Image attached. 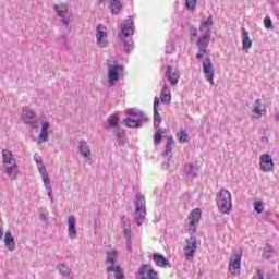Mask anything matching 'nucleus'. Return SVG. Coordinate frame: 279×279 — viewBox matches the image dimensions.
Listing matches in <instances>:
<instances>
[{
  "mask_svg": "<svg viewBox=\"0 0 279 279\" xmlns=\"http://www.w3.org/2000/svg\"><path fill=\"white\" fill-rule=\"evenodd\" d=\"M263 202L262 201H257L254 203V210H256V213L258 215H260V213H263Z\"/></svg>",
  "mask_w": 279,
  "mask_h": 279,
  "instance_id": "nucleus-45",
  "label": "nucleus"
},
{
  "mask_svg": "<svg viewBox=\"0 0 279 279\" xmlns=\"http://www.w3.org/2000/svg\"><path fill=\"white\" fill-rule=\"evenodd\" d=\"M77 220L75 219V216H69L68 217V232L70 239H77Z\"/></svg>",
  "mask_w": 279,
  "mask_h": 279,
  "instance_id": "nucleus-15",
  "label": "nucleus"
},
{
  "mask_svg": "<svg viewBox=\"0 0 279 279\" xmlns=\"http://www.w3.org/2000/svg\"><path fill=\"white\" fill-rule=\"evenodd\" d=\"M267 137H262V143H267Z\"/></svg>",
  "mask_w": 279,
  "mask_h": 279,
  "instance_id": "nucleus-53",
  "label": "nucleus"
},
{
  "mask_svg": "<svg viewBox=\"0 0 279 279\" xmlns=\"http://www.w3.org/2000/svg\"><path fill=\"white\" fill-rule=\"evenodd\" d=\"M78 151L80 155L82 156V158L88 162L89 160H92L90 157V145H88V142L86 141H80L78 142Z\"/></svg>",
  "mask_w": 279,
  "mask_h": 279,
  "instance_id": "nucleus-13",
  "label": "nucleus"
},
{
  "mask_svg": "<svg viewBox=\"0 0 279 279\" xmlns=\"http://www.w3.org/2000/svg\"><path fill=\"white\" fill-rule=\"evenodd\" d=\"M173 145H175V141L173 140V135H170L167 138V143L165 146V151H163V158L167 160L166 163V169H169V160L173 158Z\"/></svg>",
  "mask_w": 279,
  "mask_h": 279,
  "instance_id": "nucleus-10",
  "label": "nucleus"
},
{
  "mask_svg": "<svg viewBox=\"0 0 279 279\" xmlns=\"http://www.w3.org/2000/svg\"><path fill=\"white\" fill-rule=\"evenodd\" d=\"M190 36H191V40H195L197 38V28L191 27L190 28Z\"/></svg>",
  "mask_w": 279,
  "mask_h": 279,
  "instance_id": "nucleus-48",
  "label": "nucleus"
},
{
  "mask_svg": "<svg viewBox=\"0 0 279 279\" xmlns=\"http://www.w3.org/2000/svg\"><path fill=\"white\" fill-rule=\"evenodd\" d=\"M168 130L167 129H158L155 133V138H154V143L155 145H160V143L162 142V134H167Z\"/></svg>",
  "mask_w": 279,
  "mask_h": 279,
  "instance_id": "nucleus-37",
  "label": "nucleus"
},
{
  "mask_svg": "<svg viewBox=\"0 0 279 279\" xmlns=\"http://www.w3.org/2000/svg\"><path fill=\"white\" fill-rule=\"evenodd\" d=\"M277 121H279V113L276 116Z\"/></svg>",
  "mask_w": 279,
  "mask_h": 279,
  "instance_id": "nucleus-54",
  "label": "nucleus"
},
{
  "mask_svg": "<svg viewBox=\"0 0 279 279\" xmlns=\"http://www.w3.org/2000/svg\"><path fill=\"white\" fill-rule=\"evenodd\" d=\"M197 238L195 235L190 236L185 240V245L183 247L185 260H193L195 258V253L197 252Z\"/></svg>",
  "mask_w": 279,
  "mask_h": 279,
  "instance_id": "nucleus-5",
  "label": "nucleus"
},
{
  "mask_svg": "<svg viewBox=\"0 0 279 279\" xmlns=\"http://www.w3.org/2000/svg\"><path fill=\"white\" fill-rule=\"evenodd\" d=\"M110 8H111L112 14H119V12H121V1L120 0H111Z\"/></svg>",
  "mask_w": 279,
  "mask_h": 279,
  "instance_id": "nucleus-38",
  "label": "nucleus"
},
{
  "mask_svg": "<svg viewBox=\"0 0 279 279\" xmlns=\"http://www.w3.org/2000/svg\"><path fill=\"white\" fill-rule=\"evenodd\" d=\"M39 141L47 143L49 141V122L41 123V132L39 133Z\"/></svg>",
  "mask_w": 279,
  "mask_h": 279,
  "instance_id": "nucleus-25",
  "label": "nucleus"
},
{
  "mask_svg": "<svg viewBox=\"0 0 279 279\" xmlns=\"http://www.w3.org/2000/svg\"><path fill=\"white\" fill-rule=\"evenodd\" d=\"M107 66L109 71H123V66L117 63V59H114V57H110L107 60Z\"/></svg>",
  "mask_w": 279,
  "mask_h": 279,
  "instance_id": "nucleus-30",
  "label": "nucleus"
},
{
  "mask_svg": "<svg viewBox=\"0 0 279 279\" xmlns=\"http://www.w3.org/2000/svg\"><path fill=\"white\" fill-rule=\"evenodd\" d=\"M206 56V48H198V53L196 54L197 60H202Z\"/></svg>",
  "mask_w": 279,
  "mask_h": 279,
  "instance_id": "nucleus-47",
  "label": "nucleus"
},
{
  "mask_svg": "<svg viewBox=\"0 0 279 279\" xmlns=\"http://www.w3.org/2000/svg\"><path fill=\"white\" fill-rule=\"evenodd\" d=\"M119 82V71H109L108 73V85L110 87L114 86Z\"/></svg>",
  "mask_w": 279,
  "mask_h": 279,
  "instance_id": "nucleus-35",
  "label": "nucleus"
},
{
  "mask_svg": "<svg viewBox=\"0 0 279 279\" xmlns=\"http://www.w3.org/2000/svg\"><path fill=\"white\" fill-rule=\"evenodd\" d=\"M160 99L158 97H155L154 100V128H160V113L158 112L160 110Z\"/></svg>",
  "mask_w": 279,
  "mask_h": 279,
  "instance_id": "nucleus-18",
  "label": "nucleus"
},
{
  "mask_svg": "<svg viewBox=\"0 0 279 279\" xmlns=\"http://www.w3.org/2000/svg\"><path fill=\"white\" fill-rule=\"evenodd\" d=\"M213 15H209L206 21H202L199 25V32L204 34H210V28L213 27Z\"/></svg>",
  "mask_w": 279,
  "mask_h": 279,
  "instance_id": "nucleus-26",
  "label": "nucleus"
},
{
  "mask_svg": "<svg viewBox=\"0 0 279 279\" xmlns=\"http://www.w3.org/2000/svg\"><path fill=\"white\" fill-rule=\"evenodd\" d=\"M253 119H260L264 114H266L267 109H265V106H263V102H260V99H256L253 104V109H252Z\"/></svg>",
  "mask_w": 279,
  "mask_h": 279,
  "instance_id": "nucleus-14",
  "label": "nucleus"
},
{
  "mask_svg": "<svg viewBox=\"0 0 279 279\" xmlns=\"http://www.w3.org/2000/svg\"><path fill=\"white\" fill-rule=\"evenodd\" d=\"M118 258L119 252L117 250L111 248L106 252L107 271L109 274H114L116 279H124L125 272H123V268H121L119 265H116Z\"/></svg>",
  "mask_w": 279,
  "mask_h": 279,
  "instance_id": "nucleus-1",
  "label": "nucleus"
},
{
  "mask_svg": "<svg viewBox=\"0 0 279 279\" xmlns=\"http://www.w3.org/2000/svg\"><path fill=\"white\" fill-rule=\"evenodd\" d=\"M126 114H129V117L124 119V125H126V128H141L147 120V116L137 109H129L126 110Z\"/></svg>",
  "mask_w": 279,
  "mask_h": 279,
  "instance_id": "nucleus-3",
  "label": "nucleus"
},
{
  "mask_svg": "<svg viewBox=\"0 0 279 279\" xmlns=\"http://www.w3.org/2000/svg\"><path fill=\"white\" fill-rule=\"evenodd\" d=\"M134 49V41L132 39H128L124 41V51L125 53H131Z\"/></svg>",
  "mask_w": 279,
  "mask_h": 279,
  "instance_id": "nucleus-43",
  "label": "nucleus"
},
{
  "mask_svg": "<svg viewBox=\"0 0 279 279\" xmlns=\"http://www.w3.org/2000/svg\"><path fill=\"white\" fill-rule=\"evenodd\" d=\"M185 8L191 12H195V8H197V0H185Z\"/></svg>",
  "mask_w": 279,
  "mask_h": 279,
  "instance_id": "nucleus-41",
  "label": "nucleus"
},
{
  "mask_svg": "<svg viewBox=\"0 0 279 279\" xmlns=\"http://www.w3.org/2000/svg\"><path fill=\"white\" fill-rule=\"evenodd\" d=\"M216 204L219 213L230 215L232 210V194L226 189H220L216 196Z\"/></svg>",
  "mask_w": 279,
  "mask_h": 279,
  "instance_id": "nucleus-2",
  "label": "nucleus"
},
{
  "mask_svg": "<svg viewBox=\"0 0 279 279\" xmlns=\"http://www.w3.org/2000/svg\"><path fill=\"white\" fill-rule=\"evenodd\" d=\"M58 16H60L65 25H69V17H65L64 14L69 12V7L66 4H60L53 7Z\"/></svg>",
  "mask_w": 279,
  "mask_h": 279,
  "instance_id": "nucleus-20",
  "label": "nucleus"
},
{
  "mask_svg": "<svg viewBox=\"0 0 279 279\" xmlns=\"http://www.w3.org/2000/svg\"><path fill=\"white\" fill-rule=\"evenodd\" d=\"M122 34L128 38V36H132L134 34V24L132 23V20H126L122 25Z\"/></svg>",
  "mask_w": 279,
  "mask_h": 279,
  "instance_id": "nucleus-23",
  "label": "nucleus"
},
{
  "mask_svg": "<svg viewBox=\"0 0 279 279\" xmlns=\"http://www.w3.org/2000/svg\"><path fill=\"white\" fill-rule=\"evenodd\" d=\"M153 260L157 267L165 268L167 265H169V260L165 258V256L160 253H154L153 254Z\"/></svg>",
  "mask_w": 279,
  "mask_h": 279,
  "instance_id": "nucleus-24",
  "label": "nucleus"
},
{
  "mask_svg": "<svg viewBox=\"0 0 279 279\" xmlns=\"http://www.w3.org/2000/svg\"><path fill=\"white\" fill-rule=\"evenodd\" d=\"M126 250L132 252V238L126 239Z\"/></svg>",
  "mask_w": 279,
  "mask_h": 279,
  "instance_id": "nucleus-51",
  "label": "nucleus"
},
{
  "mask_svg": "<svg viewBox=\"0 0 279 279\" xmlns=\"http://www.w3.org/2000/svg\"><path fill=\"white\" fill-rule=\"evenodd\" d=\"M203 71H213V62L210 59H205L203 62Z\"/></svg>",
  "mask_w": 279,
  "mask_h": 279,
  "instance_id": "nucleus-44",
  "label": "nucleus"
},
{
  "mask_svg": "<svg viewBox=\"0 0 279 279\" xmlns=\"http://www.w3.org/2000/svg\"><path fill=\"white\" fill-rule=\"evenodd\" d=\"M264 25L266 29H274V23L271 22V17H265Z\"/></svg>",
  "mask_w": 279,
  "mask_h": 279,
  "instance_id": "nucleus-46",
  "label": "nucleus"
},
{
  "mask_svg": "<svg viewBox=\"0 0 279 279\" xmlns=\"http://www.w3.org/2000/svg\"><path fill=\"white\" fill-rule=\"evenodd\" d=\"M108 125H109V128H117V125H119V117L110 116L108 118Z\"/></svg>",
  "mask_w": 279,
  "mask_h": 279,
  "instance_id": "nucleus-42",
  "label": "nucleus"
},
{
  "mask_svg": "<svg viewBox=\"0 0 279 279\" xmlns=\"http://www.w3.org/2000/svg\"><path fill=\"white\" fill-rule=\"evenodd\" d=\"M41 175V181L44 183V186L47 191V195L51 202H53V189L51 187V179L49 178V173L46 172Z\"/></svg>",
  "mask_w": 279,
  "mask_h": 279,
  "instance_id": "nucleus-16",
  "label": "nucleus"
},
{
  "mask_svg": "<svg viewBox=\"0 0 279 279\" xmlns=\"http://www.w3.org/2000/svg\"><path fill=\"white\" fill-rule=\"evenodd\" d=\"M58 270L59 274L65 278V279H73V277H71V270H69V268L66 266H64V264H59L58 265Z\"/></svg>",
  "mask_w": 279,
  "mask_h": 279,
  "instance_id": "nucleus-36",
  "label": "nucleus"
},
{
  "mask_svg": "<svg viewBox=\"0 0 279 279\" xmlns=\"http://www.w3.org/2000/svg\"><path fill=\"white\" fill-rule=\"evenodd\" d=\"M122 228L124 232V238L132 239V225L130 223V220H128V218L125 217L122 218Z\"/></svg>",
  "mask_w": 279,
  "mask_h": 279,
  "instance_id": "nucleus-29",
  "label": "nucleus"
},
{
  "mask_svg": "<svg viewBox=\"0 0 279 279\" xmlns=\"http://www.w3.org/2000/svg\"><path fill=\"white\" fill-rule=\"evenodd\" d=\"M4 172L11 180H16V178H19V165L14 163L13 166H5Z\"/></svg>",
  "mask_w": 279,
  "mask_h": 279,
  "instance_id": "nucleus-21",
  "label": "nucleus"
},
{
  "mask_svg": "<svg viewBox=\"0 0 279 279\" xmlns=\"http://www.w3.org/2000/svg\"><path fill=\"white\" fill-rule=\"evenodd\" d=\"M4 245L9 252H14L16 250V242L14 241V236H12V232L7 231L4 234Z\"/></svg>",
  "mask_w": 279,
  "mask_h": 279,
  "instance_id": "nucleus-19",
  "label": "nucleus"
},
{
  "mask_svg": "<svg viewBox=\"0 0 279 279\" xmlns=\"http://www.w3.org/2000/svg\"><path fill=\"white\" fill-rule=\"evenodd\" d=\"M184 172L187 178H197L198 170L196 167L193 166V163H187L184 167Z\"/></svg>",
  "mask_w": 279,
  "mask_h": 279,
  "instance_id": "nucleus-32",
  "label": "nucleus"
},
{
  "mask_svg": "<svg viewBox=\"0 0 279 279\" xmlns=\"http://www.w3.org/2000/svg\"><path fill=\"white\" fill-rule=\"evenodd\" d=\"M241 253H236L229 260V271L232 276H239L241 274Z\"/></svg>",
  "mask_w": 279,
  "mask_h": 279,
  "instance_id": "nucleus-8",
  "label": "nucleus"
},
{
  "mask_svg": "<svg viewBox=\"0 0 279 279\" xmlns=\"http://www.w3.org/2000/svg\"><path fill=\"white\" fill-rule=\"evenodd\" d=\"M199 219H202V209L196 208L193 209L189 216V232L190 234H195L197 232V223H199Z\"/></svg>",
  "mask_w": 279,
  "mask_h": 279,
  "instance_id": "nucleus-7",
  "label": "nucleus"
},
{
  "mask_svg": "<svg viewBox=\"0 0 279 279\" xmlns=\"http://www.w3.org/2000/svg\"><path fill=\"white\" fill-rule=\"evenodd\" d=\"M204 77L209 82L211 86H215V72L213 71H204Z\"/></svg>",
  "mask_w": 279,
  "mask_h": 279,
  "instance_id": "nucleus-40",
  "label": "nucleus"
},
{
  "mask_svg": "<svg viewBox=\"0 0 279 279\" xmlns=\"http://www.w3.org/2000/svg\"><path fill=\"white\" fill-rule=\"evenodd\" d=\"M113 132H114V135L117 138V144L120 147H123V145H125V143H128V137L125 136V131H123V129H116Z\"/></svg>",
  "mask_w": 279,
  "mask_h": 279,
  "instance_id": "nucleus-22",
  "label": "nucleus"
},
{
  "mask_svg": "<svg viewBox=\"0 0 279 279\" xmlns=\"http://www.w3.org/2000/svg\"><path fill=\"white\" fill-rule=\"evenodd\" d=\"M34 160H35V162L37 165V169H38L40 175L47 173V168L45 167V163L43 162V159H40L38 154L34 155Z\"/></svg>",
  "mask_w": 279,
  "mask_h": 279,
  "instance_id": "nucleus-34",
  "label": "nucleus"
},
{
  "mask_svg": "<svg viewBox=\"0 0 279 279\" xmlns=\"http://www.w3.org/2000/svg\"><path fill=\"white\" fill-rule=\"evenodd\" d=\"M138 279H158V272L149 268V265L144 264L137 271Z\"/></svg>",
  "mask_w": 279,
  "mask_h": 279,
  "instance_id": "nucleus-9",
  "label": "nucleus"
},
{
  "mask_svg": "<svg viewBox=\"0 0 279 279\" xmlns=\"http://www.w3.org/2000/svg\"><path fill=\"white\" fill-rule=\"evenodd\" d=\"M160 100L162 104H171V89L169 86L163 85L160 94Z\"/></svg>",
  "mask_w": 279,
  "mask_h": 279,
  "instance_id": "nucleus-27",
  "label": "nucleus"
},
{
  "mask_svg": "<svg viewBox=\"0 0 279 279\" xmlns=\"http://www.w3.org/2000/svg\"><path fill=\"white\" fill-rule=\"evenodd\" d=\"M22 121L26 125H36V112L33 109L24 108L22 111Z\"/></svg>",
  "mask_w": 279,
  "mask_h": 279,
  "instance_id": "nucleus-11",
  "label": "nucleus"
},
{
  "mask_svg": "<svg viewBox=\"0 0 279 279\" xmlns=\"http://www.w3.org/2000/svg\"><path fill=\"white\" fill-rule=\"evenodd\" d=\"M0 239H3V229L0 228Z\"/></svg>",
  "mask_w": 279,
  "mask_h": 279,
  "instance_id": "nucleus-52",
  "label": "nucleus"
},
{
  "mask_svg": "<svg viewBox=\"0 0 279 279\" xmlns=\"http://www.w3.org/2000/svg\"><path fill=\"white\" fill-rule=\"evenodd\" d=\"M271 254H274V251H271V248H266L264 251V258H271Z\"/></svg>",
  "mask_w": 279,
  "mask_h": 279,
  "instance_id": "nucleus-49",
  "label": "nucleus"
},
{
  "mask_svg": "<svg viewBox=\"0 0 279 279\" xmlns=\"http://www.w3.org/2000/svg\"><path fill=\"white\" fill-rule=\"evenodd\" d=\"M259 167L265 173H269V171H274V159H271V156L267 154L262 155Z\"/></svg>",
  "mask_w": 279,
  "mask_h": 279,
  "instance_id": "nucleus-12",
  "label": "nucleus"
},
{
  "mask_svg": "<svg viewBox=\"0 0 279 279\" xmlns=\"http://www.w3.org/2000/svg\"><path fill=\"white\" fill-rule=\"evenodd\" d=\"M253 279H265V275L262 270H257L256 275L253 277Z\"/></svg>",
  "mask_w": 279,
  "mask_h": 279,
  "instance_id": "nucleus-50",
  "label": "nucleus"
},
{
  "mask_svg": "<svg viewBox=\"0 0 279 279\" xmlns=\"http://www.w3.org/2000/svg\"><path fill=\"white\" fill-rule=\"evenodd\" d=\"M177 138H179V143H189V133H186L184 130H181L177 134Z\"/></svg>",
  "mask_w": 279,
  "mask_h": 279,
  "instance_id": "nucleus-39",
  "label": "nucleus"
},
{
  "mask_svg": "<svg viewBox=\"0 0 279 279\" xmlns=\"http://www.w3.org/2000/svg\"><path fill=\"white\" fill-rule=\"evenodd\" d=\"M2 163L3 167L16 165V159H14V155L12 154V151L8 149L2 150Z\"/></svg>",
  "mask_w": 279,
  "mask_h": 279,
  "instance_id": "nucleus-17",
  "label": "nucleus"
},
{
  "mask_svg": "<svg viewBox=\"0 0 279 279\" xmlns=\"http://www.w3.org/2000/svg\"><path fill=\"white\" fill-rule=\"evenodd\" d=\"M135 206V222L137 226L145 223V216L147 215V207L145 206V197L141 194L136 195Z\"/></svg>",
  "mask_w": 279,
  "mask_h": 279,
  "instance_id": "nucleus-4",
  "label": "nucleus"
},
{
  "mask_svg": "<svg viewBox=\"0 0 279 279\" xmlns=\"http://www.w3.org/2000/svg\"><path fill=\"white\" fill-rule=\"evenodd\" d=\"M210 43V34H205L201 36L197 40V47L203 49H208V45Z\"/></svg>",
  "mask_w": 279,
  "mask_h": 279,
  "instance_id": "nucleus-31",
  "label": "nucleus"
},
{
  "mask_svg": "<svg viewBox=\"0 0 279 279\" xmlns=\"http://www.w3.org/2000/svg\"><path fill=\"white\" fill-rule=\"evenodd\" d=\"M96 43L100 49L108 47V28L104 24L96 27Z\"/></svg>",
  "mask_w": 279,
  "mask_h": 279,
  "instance_id": "nucleus-6",
  "label": "nucleus"
},
{
  "mask_svg": "<svg viewBox=\"0 0 279 279\" xmlns=\"http://www.w3.org/2000/svg\"><path fill=\"white\" fill-rule=\"evenodd\" d=\"M166 77H168V80L172 84V86H175V84H178V82H180V73L179 72L168 71L166 73Z\"/></svg>",
  "mask_w": 279,
  "mask_h": 279,
  "instance_id": "nucleus-33",
  "label": "nucleus"
},
{
  "mask_svg": "<svg viewBox=\"0 0 279 279\" xmlns=\"http://www.w3.org/2000/svg\"><path fill=\"white\" fill-rule=\"evenodd\" d=\"M242 36H243V40H242L243 49L245 51H247V49H252V39L250 38V33L245 28H242Z\"/></svg>",
  "mask_w": 279,
  "mask_h": 279,
  "instance_id": "nucleus-28",
  "label": "nucleus"
}]
</instances>
